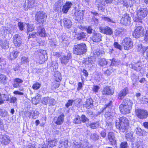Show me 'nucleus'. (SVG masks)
I'll list each match as a JSON object with an SVG mask.
<instances>
[{"label":"nucleus","mask_w":148,"mask_h":148,"mask_svg":"<svg viewBox=\"0 0 148 148\" xmlns=\"http://www.w3.org/2000/svg\"><path fill=\"white\" fill-rule=\"evenodd\" d=\"M133 104V102L131 100L128 99H124L122 103L119 106L121 112L124 114L130 113Z\"/></svg>","instance_id":"1"},{"label":"nucleus","mask_w":148,"mask_h":148,"mask_svg":"<svg viewBox=\"0 0 148 148\" xmlns=\"http://www.w3.org/2000/svg\"><path fill=\"white\" fill-rule=\"evenodd\" d=\"M118 119L119 122H116V128L123 132L127 130L129 127V121L128 119L124 116L121 117Z\"/></svg>","instance_id":"2"},{"label":"nucleus","mask_w":148,"mask_h":148,"mask_svg":"<svg viewBox=\"0 0 148 148\" xmlns=\"http://www.w3.org/2000/svg\"><path fill=\"white\" fill-rule=\"evenodd\" d=\"M73 53L78 55L85 53L87 51V47L84 42L74 45L73 47Z\"/></svg>","instance_id":"3"},{"label":"nucleus","mask_w":148,"mask_h":148,"mask_svg":"<svg viewBox=\"0 0 148 148\" xmlns=\"http://www.w3.org/2000/svg\"><path fill=\"white\" fill-rule=\"evenodd\" d=\"M137 19L136 21L138 22V20H142L147 15L148 11L146 8H140L137 10Z\"/></svg>","instance_id":"4"},{"label":"nucleus","mask_w":148,"mask_h":148,"mask_svg":"<svg viewBox=\"0 0 148 148\" xmlns=\"http://www.w3.org/2000/svg\"><path fill=\"white\" fill-rule=\"evenodd\" d=\"M135 112L137 116L141 119H145L148 116V112L145 110L137 109L135 110Z\"/></svg>","instance_id":"5"},{"label":"nucleus","mask_w":148,"mask_h":148,"mask_svg":"<svg viewBox=\"0 0 148 148\" xmlns=\"http://www.w3.org/2000/svg\"><path fill=\"white\" fill-rule=\"evenodd\" d=\"M47 17L46 14L43 12H39L36 14L35 19L39 23H43Z\"/></svg>","instance_id":"6"},{"label":"nucleus","mask_w":148,"mask_h":148,"mask_svg":"<svg viewBox=\"0 0 148 148\" xmlns=\"http://www.w3.org/2000/svg\"><path fill=\"white\" fill-rule=\"evenodd\" d=\"M122 43L124 49L128 50L130 49L133 46V43L131 39L130 38H125L122 41Z\"/></svg>","instance_id":"7"},{"label":"nucleus","mask_w":148,"mask_h":148,"mask_svg":"<svg viewBox=\"0 0 148 148\" xmlns=\"http://www.w3.org/2000/svg\"><path fill=\"white\" fill-rule=\"evenodd\" d=\"M144 28L141 26H138L133 32V36L136 38L142 36L144 34Z\"/></svg>","instance_id":"8"},{"label":"nucleus","mask_w":148,"mask_h":148,"mask_svg":"<svg viewBox=\"0 0 148 148\" xmlns=\"http://www.w3.org/2000/svg\"><path fill=\"white\" fill-rule=\"evenodd\" d=\"M130 17L127 13H125L122 16L121 20V23L125 25H129L130 23Z\"/></svg>","instance_id":"9"},{"label":"nucleus","mask_w":148,"mask_h":148,"mask_svg":"<svg viewBox=\"0 0 148 148\" xmlns=\"http://www.w3.org/2000/svg\"><path fill=\"white\" fill-rule=\"evenodd\" d=\"M114 89L110 86H107L104 87L102 91L103 95H112L114 93Z\"/></svg>","instance_id":"10"},{"label":"nucleus","mask_w":148,"mask_h":148,"mask_svg":"<svg viewBox=\"0 0 148 148\" xmlns=\"http://www.w3.org/2000/svg\"><path fill=\"white\" fill-rule=\"evenodd\" d=\"M13 42L16 46H20L22 43L21 36L18 34L14 35L13 38Z\"/></svg>","instance_id":"11"},{"label":"nucleus","mask_w":148,"mask_h":148,"mask_svg":"<svg viewBox=\"0 0 148 148\" xmlns=\"http://www.w3.org/2000/svg\"><path fill=\"white\" fill-rule=\"evenodd\" d=\"M71 58V54L69 53L66 56H62L60 58L61 62L62 64L66 65L69 62V60Z\"/></svg>","instance_id":"12"},{"label":"nucleus","mask_w":148,"mask_h":148,"mask_svg":"<svg viewBox=\"0 0 148 148\" xmlns=\"http://www.w3.org/2000/svg\"><path fill=\"white\" fill-rule=\"evenodd\" d=\"M99 29L101 32L107 35H111L113 34L112 29L108 26L104 27H100Z\"/></svg>","instance_id":"13"},{"label":"nucleus","mask_w":148,"mask_h":148,"mask_svg":"<svg viewBox=\"0 0 148 148\" xmlns=\"http://www.w3.org/2000/svg\"><path fill=\"white\" fill-rule=\"evenodd\" d=\"M37 30L39 35L41 37H45L47 36L45 29L42 25L36 26Z\"/></svg>","instance_id":"14"},{"label":"nucleus","mask_w":148,"mask_h":148,"mask_svg":"<svg viewBox=\"0 0 148 148\" xmlns=\"http://www.w3.org/2000/svg\"><path fill=\"white\" fill-rule=\"evenodd\" d=\"M101 34L98 33H94L93 34L91 39L95 42H98L101 40Z\"/></svg>","instance_id":"15"},{"label":"nucleus","mask_w":148,"mask_h":148,"mask_svg":"<svg viewBox=\"0 0 148 148\" xmlns=\"http://www.w3.org/2000/svg\"><path fill=\"white\" fill-rule=\"evenodd\" d=\"M72 5L73 4L71 2L66 1L65 4L62 6V12L64 13H67Z\"/></svg>","instance_id":"16"},{"label":"nucleus","mask_w":148,"mask_h":148,"mask_svg":"<svg viewBox=\"0 0 148 148\" xmlns=\"http://www.w3.org/2000/svg\"><path fill=\"white\" fill-rule=\"evenodd\" d=\"M142 64L141 62H138L134 64H131L130 67L137 71H139L142 68Z\"/></svg>","instance_id":"17"},{"label":"nucleus","mask_w":148,"mask_h":148,"mask_svg":"<svg viewBox=\"0 0 148 148\" xmlns=\"http://www.w3.org/2000/svg\"><path fill=\"white\" fill-rule=\"evenodd\" d=\"M128 92V89L127 87H125L119 92L118 95V98L120 99H123Z\"/></svg>","instance_id":"18"},{"label":"nucleus","mask_w":148,"mask_h":148,"mask_svg":"<svg viewBox=\"0 0 148 148\" xmlns=\"http://www.w3.org/2000/svg\"><path fill=\"white\" fill-rule=\"evenodd\" d=\"M27 114L29 118L32 117L33 119H35L37 117V116L39 114V113L37 111L32 110L27 112Z\"/></svg>","instance_id":"19"},{"label":"nucleus","mask_w":148,"mask_h":148,"mask_svg":"<svg viewBox=\"0 0 148 148\" xmlns=\"http://www.w3.org/2000/svg\"><path fill=\"white\" fill-rule=\"evenodd\" d=\"M108 138L112 145L115 144L116 142L115 139L114 133L112 132H110L108 134Z\"/></svg>","instance_id":"20"},{"label":"nucleus","mask_w":148,"mask_h":148,"mask_svg":"<svg viewBox=\"0 0 148 148\" xmlns=\"http://www.w3.org/2000/svg\"><path fill=\"white\" fill-rule=\"evenodd\" d=\"M14 83L13 84L14 88L20 87L23 82V80L19 78H16L13 80Z\"/></svg>","instance_id":"21"},{"label":"nucleus","mask_w":148,"mask_h":148,"mask_svg":"<svg viewBox=\"0 0 148 148\" xmlns=\"http://www.w3.org/2000/svg\"><path fill=\"white\" fill-rule=\"evenodd\" d=\"M99 122H96L92 123H86V125L87 127L90 128L95 129L98 127L99 126Z\"/></svg>","instance_id":"22"},{"label":"nucleus","mask_w":148,"mask_h":148,"mask_svg":"<svg viewBox=\"0 0 148 148\" xmlns=\"http://www.w3.org/2000/svg\"><path fill=\"white\" fill-rule=\"evenodd\" d=\"M9 137L7 135H4L1 139V142L2 144L7 145L10 142Z\"/></svg>","instance_id":"23"},{"label":"nucleus","mask_w":148,"mask_h":148,"mask_svg":"<svg viewBox=\"0 0 148 148\" xmlns=\"http://www.w3.org/2000/svg\"><path fill=\"white\" fill-rule=\"evenodd\" d=\"M8 101V95L7 94H2L0 92V105L4 103L5 101Z\"/></svg>","instance_id":"24"},{"label":"nucleus","mask_w":148,"mask_h":148,"mask_svg":"<svg viewBox=\"0 0 148 148\" xmlns=\"http://www.w3.org/2000/svg\"><path fill=\"white\" fill-rule=\"evenodd\" d=\"M117 114L114 113H111L110 112H106V113L105 116L107 120H110V121H111V120H112V119H114V117Z\"/></svg>","instance_id":"25"},{"label":"nucleus","mask_w":148,"mask_h":148,"mask_svg":"<svg viewBox=\"0 0 148 148\" xmlns=\"http://www.w3.org/2000/svg\"><path fill=\"white\" fill-rule=\"evenodd\" d=\"M63 21L65 27L68 28H69L71 27L72 25V23L69 19L65 18L63 19Z\"/></svg>","instance_id":"26"},{"label":"nucleus","mask_w":148,"mask_h":148,"mask_svg":"<svg viewBox=\"0 0 148 148\" xmlns=\"http://www.w3.org/2000/svg\"><path fill=\"white\" fill-rule=\"evenodd\" d=\"M93 100L91 98L87 99L86 100L85 107L88 109L93 106Z\"/></svg>","instance_id":"27"},{"label":"nucleus","mask_w":148,"mask_h":148,"mask_svg":"<svg viewBox=\"0 0 148 148\" xmlns=\"http://www.w3.org/2000/svg\"><path fill=\"white\" fill-rule=\"evenodd\" d=\"M95 61V58L93 57H91L86 58L84 61V63L86 64L90 65L94 63Z\"/></svg>","instance_id":"28"},{"label":"nucleus","mask_w":148,"mask_h":148,"mask_svg":"<svg viewBox=\"0 0 148 148\" xmlns=\"http://www.w3.org/2000/svg\"><path fill=\"white\" fill-rule=\"evenodd\" d=\"M87 34L86 32H78L76 34V37L78 40L81 39L86 38Z\"/></svg>","instance_id":"29"},{"label":"nucleus","mask_w":148,"mask_h":148,"mask_svg":"<svg viewBox=\"0 0 148 148\" xmlns=\"http://www.w3.org/2000/svg\"><path fill=\"white\" fill-rule=\"evenodd\" d=\"M64 115L63 114H62L57 119L55 123L58 125H60L64 121Z\"/></svg>","instance_id":"30"},{"label":"nucleus","mask_w":148,"mask_h":148,"mask_svg":"<svg viewBox=\"0 0 148 148\" xmlns=\"http://www.w3.org/2000/svg\"><path fill=\"white\" fill-rule=\"evenodd\" d=\"M36 4L35 0H28L27 8H32L34 7Z\"/></svg>","instance_id":"31"},{"label":"nucleus","mask_w":148,"mask_h":148,"mask_svg":"<svg viewBox=\"0 0 148 148\" xmlns=\"http://www.w3.org/2000/svg\"><path fill=\"white\" fill-rule=\"evenodd\" d=\"M57 141L56 139L51 140L48 141L47 146L53 147L56 146Z\"/></svg>","instance_id":"32"},{"label":"nucleus","mask_w":148,"mask_h":148,"mask_svg":"<svg viewBox=\"0 0 148 148\" xmlns=\"http://www.w3.org/2000/svg\"><path fill=\"white\" fill-rule=\"evenodd\" d=\"M18 52L17 51H13L10 55V58L12 60L16 58L18 56Z\"/></svg>","instance_id":"33"},{"label":"nucleus","mask_w":148,"mask_h":148,"mask_svg":"<svg viewBox=\"0 0 148 148\" xmlns=\"http://www.w3.org/2000/svg\"><path fill=\"white\" fill-rule=\"evenodd\" d=\"M98 64L101 67L107 64V61L104 58L101 59L98 61Z\"/></svg>","instance_id":"34"},{"label":"nucleus","mask_w":148,"mask_h":148,"mask_svg":"<svg viewBox=\"0 0 148 148\" xmlns=\"http://www.w3.org/2000/svg\"><path fill=\"white\" fill-rule=\"evenodd\" d=\"M0 45L3 48H5L8 47V44L6 40H0Z\"/></svg>","instance_id":"35"},{"label":"nucleus","mask_w":148,"mask_h":148,"mask_svg":"<svg viewBox=\"0 0 148 148\" xmlns=\"http://www.w3.org/2000/svg\"><path fill=\"white\" fill-rule=\"evenodd\" d=\"M125 137L128 141L133 142L134 140V137L132 134L131 133H129L126 134Z\"/></svg>","instance_id":"36"},{"label":"nucleus","mask_w":148,"mask_h":148,"mask_svg":"<svg viewBox=\"0 0 148 148\" xmlns=\"http://www.w3.org/2000/svg\"><path fill=\"white\" fill-rule=\"evenodd\" d=\"M124 30L123 28H119L115 30L114 32V33L116 35L119 36L123 34Z\"/></svg>","instance_id":"37"},{"label":"nucleus","mask_w":148,"mask_h":148,"mask_svg":"<svg viewBox=\"0 0 148 148\" xmlns=\"http://www.w3.org/2000/svg\"><path fill=\"white\" fill-rule=\"evenodd\" d=\"M40 97L39 95H38L35 98H33L32 99L33 103L35 105L38 104L40 100Z\"/></svg>","instance_id":"38"},{"label":"nucleus","mask_w":148,"mask_h":148,"mask_svg":"<svg viewBox=\"0 0 148 148\" xmlns=\"http://www.w3.org/2000/svg\"><path fill=\"white\" fill-rule=\"evenodd\" d=\"M7 77L5 75L2 74L0 75V80L1 82L3 84H5L7 83Z\"/></svg>","instance_id":"39"},{"label":"nucleus","mask_w":148,"mask_h":148,"mask_svg":"<svg viewBox=\"0 0 148 148\" xmlns=\"http://www.w3.org/2000/svg\"><path fill=\"white\" fill-rule=\"evenodd\" d=\"M64 146L65 148H67L68 147V140H63L60 141L59 146L60 147H62Z\"/></svg>","instance_id":"40"},{"label":"nucleus","mask_w":148,"mask_h":148,"mask_svg":"<svg viewBox=\"0 0 148 148\" xmlns=\"http://www.w3.org/2000/svg\"><path fill=\"white\" fill-rule=\"evenodd\" d=\"M55 80L58 82H59L61 80V79L60 73L59 72H56L54 75Z\"/></svg>","instance_id":"41"},{"label":"nucleus","mask_w":148,"mask_h":148,"mask_svg":"<svg viewBox=\"0 0 148 148\" xmlns=\"http://www.w3.org/2000/svg\"><path fill=\"white\" fill-rule=\"evenodd\" d=\"M111 60V65L112 66L118 65L120 63V61L118 59L113 58Z\"/></svg>","instance_id":"42"},{"label":"nucleus","mask_w":148,"mask_h":148,"mask_svg":"<svg viewBox=\"0 0 148 148\" xmlns=\"http://www.w3.org/2000/svg\"><path fill=\"white\" fill-rule=\"evenodd\" d=\"M41 84L39 82H36L34 83L32 86L33 89L34 90H37L39 89Z\"/></svg>","instance_id":"43"},{"label":"nucleus","mask_w":148,"mask_h":148,"mask_svg":"<svg viewBox=\"0 0 148 148\" xmlns=\"http://www.w3.org/2000/svg\"><path fill=\"white\" fill-rule=\"evenodd\" d=\"M73 123L76 124H79L81 123V120L80 117L79 116H77L74 119Z\"/></svg>","instance_id":"44"},{"label":"nucleus","mask_w":148,"mask_h":148,"mask_svg":"<svg viewBox=\"0 0 148 148\" xmlns=\"http://www.w3.org/2000/svg\"><path fill=\"white\" fill-rule=\"evenodd\" d=\"M59 41L63 45H66L68 43L66 40L64 36L60 37L59 38Z\"/></svg>","instance_id":"45"},{"label":"nucleus","mask_w":148,"mask_h":148,"mask_svg":"<svg viewBox=\"0 0 148 148\" xmlns=\"http://www.w3.org/2000/svg\"><path fill=\"white\" fill-rule=\"evenodd\" d=\"M147 47H142L141 44H138L137 47V50L138 51H140L142 53L144 51V49H146Z\"/></svg>","instance_id":"46"},{"label":"nucleus","mask_w":148,"mask_h":148,"mask_svg":"<svg viewBox=\"0 0 148 148\" xmlns=\"http://www.w3.org/2000/svg\"><path fill=\"white\" fill-rule=\"evenodd\" d=\"M91 22L92 24L96 25H97L99 23V20L97 18L93 16L91 20Z\"/></svg>","instance_id":"47"},{"label":"nucleus","mask_w":148,"mask_h":148,"mask_svg":"<svg viewBox=\"0 0 148 148\" xmlns=\"http://www.w3.org/2000/svg\"><path fill=\"white\" fill-rule=\"evenodd\" d=\"M21 61L22 64H27L29 62L28 58L25 56H23L21 58Z\"/></svg>","instance_id":"48"},{"label":"nucleus","mask_w":148,"mask_h":148,"mask_svg":"<svg viewBox=\"0 0 148 148\" xmlns=\"http://www.w3.org/2000/svg\"><path fill=\"white\" fill-rule=\"evenodd\" d=\"M81 122L82 121L83 123H86L87 122H88V121H89V119L87 118L84 114H82V115L81 117Z\"/></svg>","instance_id":"49"},{"label":"nucleus","mask_w":148,"mask_h":148,"mask_svg":"<svg viewBox=\"0 0 148 148\" xmlns=\"http://www.w3.org/2000/svg\"><path fill=\"white\" fill-rule=\"evenodd\" d=\"M90 138L93 140H96L99 139V136L95 133L91 134Z\"/></svg>","instance_id":"50"},{"label":"nucleus","mask_w":148,"mask_h":148,"mask_svg":"<svg viewBox=\"0 0 148 148\" xmlns=\"http://www.w3.org/2000/svg\"><path fill=\"white\" fill-rule=\"evenodd\" d=\"M106 127V129L108 130H111L112 127V125L111 122L108 121L107 122Z\"/></svg>","instance_id":"51"},{"label":"nucleus","mask_w":148,"mask_h":148,"mask_svg":"<svg viewBox=\"0 0 148 148\" xmlns=\"http://www.w3.org/2000/svg\"><path fill=\"white\" fill-rule=\"evenodd\" d=\"M17 98L16 97H11L10 99L9 100V101L11 103H17Z\"/></svg>","instance_id":"52"},{"label":"nucleus","mask_w":148,"mask_h":148,"mask_svg":"<svg viewBox=\"0 0 148 148\" xmlns=\"http://www.w3.org/2000/svg\"><path fill=\"white\" fill-rule=\"evenodd\" d=\"M8 114V113L7 111L4 110H3L0 108V116L5 117Z\"/></svg>","instance_id":"53"},{"label":"nucleus","mask_w":148,"mask_h":148,"mask_svg":"<svg viewBox=\"0 0 148 148\" xmlns=\"http://www.w3.org/2000/svg\"><path fill=\"white\" fill-rule=\"evenodd\" d=\"M49 98L48 97H45L43 98L42 101V103L44 105H47L48 103Z\"/></svg>","instance_id":"54"},{"label":"nucleus","mask_w":148,"mask_h":148,"mask_svg":"<svg viewBox=\"0 0 148 148\" xmlns=\"http://www.w3.org/2000/svg\"><path fill=\"white\" fill-rule=\"evenodd\" d=\"M42 52V50L37 51L36 52L38 53V55L39 56V58L41 60H42V59L45 57V56L43 55Z\"/></svg>","instance_id":"55"},{"label":"nucleus","mask_w":148,"mask_h":148,"mask_svg":"<svg viewBox=\"0 0 148 148\" xmlns=\"http://www.w3.org/2000/svg\"><path fill=\"white\" fill-rule=\"evenodd\" d=\"M27 32L28 34L29 32H32L34 30V27H33V25H29V24L27 25Z\"/></svg>","instance_id":"56"},{"label":"nucleus","mask_w":148,"mask_h":148,"mask_svg":"<svg viewBox=\"0 0 148 148\" xmlns=\"http://www.w3.org/2000/svg\"><path fill=\"white\" fill-rule=\"evenodd\" d=\"M48 103L49 104V106L51 105L54 106L56 103V101L53 99L49 98Z\"/></svg>","instance_id":"57"},{"label":"nucleus","mask_w":148,"mask_h":148,"mask_svg":"<svg viewBox=\"0 0 148 148\" xmlns=\"http://www.w3.org/2000/svg\"><path fill=\"white\" fill-rule=\"evenodd\" d=\"M136 134L140 136L143 135V131L139 127H138L136 130Z\"/></svg>","instance_id":"58"},{"label":"nucleus","mask_w":148,"mask_h":148,"mask_svg":"<svg viewBox=\"0 0 148 148\" xmlns=\"http://www.w3.org/2000/svg\"><path fill=\"white\" fill-rule=\"evenodd\" d=\"M51 66L53 68V69H55L56 70L58 68V63L55 62L53 61L52 62Z\"/></svg>","instance_id":"59"},{"label":"nucleus","mask_w":148,"mask_h":148,"mask_svg":"<svg viewBox=\"0 0 148 148\" xmlns=\"http://www.w3.org/2000/svg\"><path fill=\"white\" fill-rule=\"evenodd\" d=\"M144 51L143 53L144 56H145V58L147 59L148 60V47H147L146 49H144Z\"/></svg>","instance_id":"60"},{"label":"nucleus","mask_w":148,"mask_h":148,"mask_svg":"<svg viewBox=\"0 0 148 148\" xmlns=\"http://www.w3.org/2000/svg\"><path fill=\"white\" fill-rule=\"evenodd\" d=\"M85 30H86L87 32L89 34H91L92 33L93 30L91 26H89L88 27H86Z\"/></svg>","instance_id":"61"},{"label":"nucleus","mask_w":148,"mask_h":148,"mask_svg":"<svg viewBox=\"0 0 148 148\" xmlns=\"http://www.w3.org/2000/svg\"><path fill=\"white\" fill-rule=\"evenodd\" d=\"M102 18L105 21H106L108 22H110L111 23H114V22L109 18L106 17H103Z\"/></svg>","instance_id":"62"},{"label":"nucleus","mask_w":148,"mask_h":148,"mask_svg":"<svg viewBox=\"0 0 148 148\" xmlns=\"http://www.w3.org/2000/svg\"><path fill=\"white\" fill-rule=\"evenodd\" d=\"M73 102L74 100H69L67 103L66 104V106L67 108H68L69 106L72 105Z\"/></svg>","instance_id":"63"},{"label":"nucleus","mask_w":148,"mask_h":148,"mask_svg":"<svg viewBox=\"0 0 148 148\" xmlns=\"http://www.w3.org/2000/svg\"><path fill=\"white\" fill-rule=\"evenodd\" d=\"M135 147L134 148H139L140 146H142V143L141 141H139L135 143Z\"/></svg>","instance_id":"64"}]
</instances>
